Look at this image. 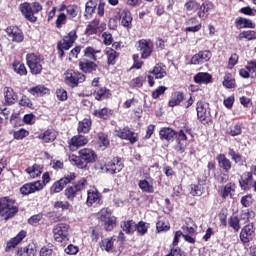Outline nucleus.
<instances>
[{
	"instance_id": "f257e3e1",
	"label": "nucleus",
	"mask_w": 256,
	"mask_h": 256,
	"mask_svg": "<svg viewBox=\"0 0 256 256\" xmlns=\"http://www.w3.org/2000/svg\"><path fill=\"white\" fill-rule=\"evenodd\" d=\"M78 154L79 156L71 154L68 158L71 165L78 169H87L89 163H95L97 161V154L91 148H83L79 150Z\"/></svg>"
},
{
	"instance_id": "f03ea898",
	"label": "nucleus",
	"mask_w": 256,
	"mask_h": 256,
	"mask_svg": "<svg viewBox=\"0 0 256 256\" xmlns=\"http://www.w3.org/2000/svg\"><path fill=\"white\" fill-rule=\"evenodd\" d=\"M19 9L22 13V15L27 19V21H30L31 23H35L37 21V18L35 15L37 13L41 12L43 10V7L38 2H24L20 4Z\"/></svg>"
},
{
	"instance_id": "7ed1b4c3",
	"label": "nucleus",
	"mask_w": 256,
	"mask_h": 256,
	"mask_svg": "<svg viewBox=\"0 0 256 256\" xmlns=\"http://www.w3.org/2000/svg\"><path fill=\"white\" fill-rule=\"evenodd\" d=\"M18 212L19 208L15 206V201L7 197L0 198V215L4 217L6 221L7 219H11V217H15Z\"/></svg>"
},
{
	"instance_id": "20e7f679",
	"label": "nucleus",
	"mask_w": 256,
	"mask_h": 256,
	"mask_svg": "<svg viewBox=\"0 0 256 256\" xmlns=\"http://www.w3.org/2000/svg\"><path fill=\"white\" fill-rule=\"evenodd\" d=\"M26 63L32 75H39L43 71V58L37 54H27Z\"/></svg>"
},
{
	"instance_id": "39448f33",
	"label": "nucleus",
	"mask_w": 256,
	"mask_h": 256,
	"mask_svg": "<svg viewBox=\"0 0 256 256\" xmlns=\"http://www.w3.org/2000/svg\"><path fill=\"white\" fill-rule=\"evenodd\" d=\"M75 41H77V32L72 30L64 37L63 41L58 42L57 48L59 49L60 57H63L65 51H69L73 47Z\"/></svg>"
},
{
	"instance_id": "423d86ee",
	"label": "nucleus",
	"mask_w": 256,
	"mask_h": 256,
	"mask_svg": "<svg viewBox=\"0 0 256 256\" xmlns=\"http://www.w3.org/2000/svg\"><path fill=\"white\" fill-rule=\"evenodd\" d=\"M63 79L67 85H70V87H77L79 83H83V81H85V75L69 69L64 73Z\"/></svg>"
},
{
	"instance_id": "0eeeda50",
	"label": "nucleus",
	"mask_w": 256,
	"mask_h": 256,
	"mask_svg": "<svg viewBox=\"0 0 256 256\" xmlns=\"http://www.w3.org/2000/svg\"><path fill=\"white\" fill-rule=\"evenodd\" d=\"M53 238L57 243H63L69 239V225L66 223L56 224L53 228Z\"/></svg>"
},
{
	"instance_id": "6e6552de",
	"label": "nucleus",
	"mask_w": 256,
	"mask_h": 256,
	"mask_svg": "<svg viewBox=\"0 0 256 256\" xmlns=\"http://www.w3.org/2000/svg\"><path fill=\"white\" fill-rule=\"evenodd\" d=\"M39 191H43V184L41 180L29 182L20 187L21 195H32L33 193H38Z\"/></svg>"
},
{
	"instance_id": "1a4fd4ad",
	"label": "nucleus",
	"mask_w": 256,
	"mask_h": 256,
	"mask_svg": "<svg viewBox=\"0 0 256 256\" xmlns=\"http://www.w3.org/2000/svg\"><path fill=\"white\" fill-rule=\"evenodd\" d=\"M137 51L140 52L141 59H147L151 56V53H153V44L146 39L139 40Z\"/></svg>"
},
{
	"instance_id": "9d476101",
	"label": "nucleus",
	"mask_w": 256,
	"mask_h": 256,
	"mask_svg": "<svg viewBox=\"0 0 256 256\" xmlns=\"http://www.w3.org/2000/svg\"><path fill=\"white\" fill-rule=\"evenodd\" d=\"M115 137H119L120 139H127L133 145L139 141V138L135 136V133L131 131V129L125 128H118L114 131Z\"/></svg>"
},
{
	"instance_id": "9b49d317",
	"label": "nucleus",
	"mask_w": 256,
	"mask_h": 256,
	"mask_svg": "<svg viewBox=\"0 0 256 256\" xmlns=\"http://www.w3.org/2000/svg\"><path fill=\"white\" fill-rule=\"evenodd\" d=\"M102 169L106 173H110V175L121 173V171H123V163L121 162V158H114L112 161L105 164Z\"/></svg>"
},
{
	"instance_id": "f8f14e48",
	"label": "nucleus",
	"mask_w": 256,
	"mask_h": 256,
	"mask_svg": "<svg viewBox=\"0 0 256 256\" xmlns=\"http://www.w3.org/2000/svg\"><path fill=\"white\" fill-rule=\"evenodd\" d=\"M6 33L9 39H11V41L14 43H22L23 39H25L23 31H21V29H19L17 26H9L6 28Z\"/></svg>"
},
{
	"instance_id": "ddd939ff",
	"label": "nucleus",
	"mask_w": 256,
	"mask_h": 256,
	"mask_svg": "<svg viewBox=\"0 0 256 256\" xmlns=\"http://www.w3.org/2000/svg\"><path fill=\"white\" fill-rule=\"evenodd\" d=\"M212 57L211 51L204 50L192 56L190 63L192 65H203V63H207L210 61Z\"/></svg>"
},
{
	"instance_id": "4468645a",
	"label": "nucleus",
	"mask_w": 256,
	"mask_h": 256,
	"mask_svg": "<svg viewBox=\"0 0 256 256\" xmlns=\"http://www.w3.org/2000/svg\"><path fill=\"white\" fill-rule=\"evenodd\" d=\"M197 117L201 123H207L209 119V104L203 101H199L196 107Z\"/></svg>"
},
{
	"instance_id": "2eb2a0df",
	"label": "nucleus",
	"mask_w": 256,
	"mask_h": 256,
	"mask_svg": "<svg viewBox=\"0 0 256 256\" xmlns=\"http://www.w3.org/2000/svg\"><path fill=\"white\" fill-rule=\"evenodd\" d=\"M87 143H89L87 137L83 135H76L71 138V140L68 142V145L71 151H77L79 147H85Z\"/></svg>"
},
{
	"instance_id": "dca6fc26",
	"label": "nucleus",
	"mask_w": 256,
	"mask_h": 256,
	"mask_svg": "<svg viewBox=\"0 0 256 256\" xmlns=\"http://www.w3.org/2000/svg\"><path fill=\"white\" fill-rule=\"evenodd\" d=\"M118 17L122 27L131 29L133 23V16L131 15V11L128 9H123L118 13Z\"/></svg>"
},
{
	"instance_id": "f3484780",
	"label": "nucleus",
	"mask_w": 256,
	"mask_h": 256,
	"mask_svg": "<svg viewBox=\"0 0 256 256\" xmlns=\"http://www.w3.org/2000/svg\"><path fill=\"white\" fill-rule=\"evenodd\" d=\"M255 234V227L253 224L246 225L240 233V239L242 243H249L251 239H253V235Z\"/></svg>"
},
{
	"instance_id": "a211bd4d",
	"label": "nucleus",
	"mask_w": 256,
	"mask_h": 256,
	"mask_svg": "<svg viewBox=\"0 0 256 256\" xmlns=\"http://www.w3.org/2000/svg\"><path fill=\"white\" fill-rule=\"evenodd\" d=\"M101 201V194H99V191L97 188H91L87 191V200L86 204L88 207H91L94 205V203H99Z\"/></svg>"
},
{
	"instance_id": "6ab92c4d",
	"label": "nucleus",
	"mask_w": 256,
	"mask_h": 256,
	"mask_svg": "<svg viewBox=\"0 0 256 256\" xmlns=\"http://www.w3.org/2000/svg\"><path fill=\"white\" fill-rule=\"evenodd\" d=\"M25 237H27V231L21 230L14 238L7 242L6 251L15 249V247L19 245V243H21Z\"/></svg>"
},
{
	"instance_id": "aec40b11",
	"label": "nucleus",
	"mask_w": 256,
	"mask_h": 256,
	"mask_svg": "<svg viewBox=\"0 0 256 256\" xmlns=\"http://www.w3.org/2000/svg\"><path fill=\"white\" fill-rule=\"evenodd\" d=\"M237 29H255V23L253 20L239 17L235 20Z\"/></svg>"
},
{
	"instance_id": "412c9836",
	"label": "nucleus",
	"mask_w": 256,
	"mask_h": 256,
	"mask_svg": "<svg viewBox=\"0 0 256 256\" xmlns=\"http://www.w3.org/2000/svg\"><path fill=\"white\" fill-rule=\"evenodd\" d=\"M213 76L208 72H199L194 76V81L199 85H209Z\"/></svg>"
},
{
	"instance_id": "4be33fe9",
	"label": "nucleus",
	"mask_w": 256,
	"mask_h": 256,
	"mask_svg": "<svg viewBox=\"0 0 256 256\" xmlns=\"http://www.w3.org/2000/svg\"><path fill=\"white\" fill-rule=\"evenodd\" d=\"M25 172L29 175L30 179H37V177H41V174L43 173V166L34 164L33 166L28 167Z\"/></svg>"
},
{
	"instance_id": "5701e85b",
	"label": "nucleus",
	"mask_w": 256,
	"mask_h": 256,
	"mask_svg": "<svg viewBox=\"0 0 256 256\" xmlns=\"http://www.w3.org/2000/svg\"><path fill=\"white\" fill-rule=\"evenodd\" d=\"M4 99L8 105H13L17 102V93L11 87L4 88Z\"/></svg>"
},
{
	"instance_id": "b1692460",
	"label": "nucleus",
	"mask_w": 256,
	"mask_h": 256,
	"mask_svg": "<svg viewBox=\"0 0 256 256\" xmlns=\"http://www.w3.org/2000/svg\"><path fill=\"white\" fill-rule=\"evenodd\" d=\"M178 145L176 146L177 151H185L187 147V134H185V131L180 130L178 134H176Z\"/></svg>"
},
{
	"instance_id": "393cba45",
	"label": "nucleus",
	"mask_w": 256,
	"mask_h": 256,
	"mask_svg": "<svg viewBox=\"0 0 256 256\" xmlns=\"http://www.w3.org/2000/svg\"><path fill=\"white\" fill-rule=\"evenodd\" d=\"M79 68L81 71H83V73H91V71L97 70V64H95L93 61L84 59L79 62Z\"/></svg>"
},
{
	"instance_id": "a878e982",
	"label": "nucleus",
	"mask_w": 256,
	"mask_h": 256,
	"mask_svg": "<svg viewBox=\"0 0 256 256\" xmlns=\"http://www.w3.org/2000/svg\"><path fill=\"white\" fill-rule=\"evenodd\" d=\"M38 138L44 141V143H53L57 139V131L48 129L42 135H39Z\"/></svg>"
},
{
	"instance_id": "bb28decb",
	"label": "nucleus",
	"mask_w": 256,
	"mask_h": 256,
	"mask_svg": "<svg viewBox=\"0 0 256 256\" xmlns=\"http://www.w3.org/2000/svg\"><path fill=\"white\" fill-rule=\"evenodd\" d=\"M159 135L160 139H164L165 141H173V139L177 136V132L171 128H162Z\"/></svg>"
},
{
	"instance_id": "cd10ccee",
	"label": "nucleus",
	"mask_w": 256,
	"mask_h": 256,
	"mask_svg": "<svg viewBox=\"0 0 256 256\" xmlns=\"http://www.w3.org/2000/svg\"><path fill=\"white\" fill-rule=\"evenodd\" d=\"M138 186L143 193H154L155 191L153 180H140Z\"/></svg>"
},
{
	"instance_id": "c85d7f7f",
	"label": "nucleus",
	"mask_w": 256,
	"mask_h": 256,
	"mask_svg": "<svg viewBox=\"0 0 256 256\" xmlns=\"http://www.w3.org/2000/svg\"><path fill=\"white\" fill-rule=\"evenodd\" d=\"M218 165L224 171H229L231 169L232 163L231 160L225 156V154H220L217 156Z\"/></svg>"
},
{
	"instance_id": "c756f323",
	"label": "nucleus",
	"mask_w": 256,
	"mask_h": 256,
	"mask_svg": "<svg viewBox=\"0 0 256 256\" xmlns=\"http://www.w3.org/2000/svg\"><path fill=\"white\" fill-rule=\"evenodd\" d=\"M94 97L97 101H103V99H109L111 97V91L105 87L95 90Z\"/></svg>"
},
{
	"instance_id": "7c9ffc66",
	"label": "nucleus",
	"mask_w": 256,
	"mask_h": 256,
	"mask_svg": "<svg viewBox=\"0 0 256 256\" xmlns=\"http://www.w3.org/2000/svg\"><path fill=\"white\" fill-rule=\"evenodd\" d=\"M235 193V185L233 183L226 184L221 190L222 199H231Z\"/></svg>"
},
{
	"instance_id": "2f4dec72",
	"label": "nucleus",
	"mask_w": 256,
	"mask_h": 256,
	"mask_svg": "<svg viewBox=\"0 0 256 256\" xmlns=\"http://www.w3.org/2000/svg\"><path fill=\"white\" fill-rule=\"evenodd\" d=\"M28 91L34 97H41V95H48L49 88L43 85H38L36 87L30 88Z\"/></svg>"
},
{
	"instance_id": "473e14b6",
	"label": "nucleus",
	"mask_w": 256,
	"mask_h": 256,
	"mask_svg": "<svg viewBox=\"0 0 256 256\" xmlns=\"http://www.w3.org/2000/svg\"><path fill=\"white\" fill-rule=\"evenodd\" d=\"M91 119L85 118L78 124V133H89L91 131Z\"/></svg>"
},
{
	"instance_id": "72a5a7b5",
	"label": "nucleus",
	"mask_w": 256,
	"mask_h": 256,
	"mask_svg": "<svg viewBox=\"0 0 256 256\" xmlns=\"http://www.w3.org/2000/svg\"><path fill=\"white\" fill-rule=\"evenodd\" d=\"M238 39L240 41H243V39H246V41H254L256 39V31L255 30L242 31L239 33Z\"/></svg>"
},
{
	"instance_id": "f704fd0d",
	"label": "nucleus",
	"mask_w": 256,
	"mask_h": 256,
	"mask_svg": "<svg viewBox=\"0 0 256 256\" xmlns=\"http://www.w3.org/2000/svg\"><path fill=\"white\" fill-rule=\"evenodd\" d=\"M251 181H253V174H251L250 172L244 173L239 180L240 187L242 189H247V187H249Z\"/></svg>"
},
{
	"instance_id": "c9c22d12",
	"label": "nucleus",
	"mask_w": 256,
	"mask_h": 256,
	"mask_svg": "<svg viewBox=\"0 0 256 256\" xmlns=\"http://www.w3.org/2000/svg\"><path fill=\"white\" fill-rule=\"evenodd\" d=\"M190 195L193 197H201L203 193L205 192V189L203 188V185L201 184H191L189 187Z\"/></svg>"
},
{
	"instance_id": "e433bc0d",
	"label": "nucleus",
	"mask_w": 256,
	"mask_h": 256,
	"mask_svg": "<svg viewBox=\"0 0 256 256\" xmlns=\"http://www.w3.org/2000/svg\"><path fill=\"white\" fill-rule=\"evenodd\" d=\"M99 53H101V50L89 46L84 50V57H87V59H90L91 61H97V54Z\"/></svg>"
},
{
	"instance_id": "4c0bfd02",
	"label": "nucleus",
	"mask_w": 256,
	"mask_h": 256,
	"mask_svg": "<svg viewBox=\"0 0 256 256\" xmlns=\"http://www.w3.org/2000/svg\"><path fill=\"white\" fill-rule=\"evenodd\" d=\"M150 73H153L155 79H163V77L167 75L165 66H162L161 64H157Z\"/></svg>"
},
{
	"instance_id": "58836bf2",
	"label": "nucleus",
	"mask_w": 256,
	"mask_h": 256,
	"mask_svg": "<svg viewBox=\"0 0 256 256\" xmlns=\"http://www.w3.org/2000/svg\"><path fill=\"white\" fill-rule=\"evenodd\" d=\"M115 241V238H105L100 243V248L102 251H107V253H110V251H113V243Z\"/></svg>"
},
{
	"instance_id": "ea45409f",
	"label": "nucleus",
	"mask_w": 256,
	"mask_h": 256,
	"mask_svg": "<svg viewBox=\"0 0 256 256\" xmlns=\"http://www.w3.org/2000/svg\"><path fill=\"white\" fill-rule=\"evenodd\" d=\"M102 223H103L105 231H113L115 229V227H117V217L112 216V217L104 220Z\"/></svg>"
},
{
	"instance_id": "a19ab883",
	"label": "nucleus",
	"mask_w": 256,
	"mask_h": 256,
	"mask_svg": "<svg viewBox=\"0 0 256 256\" xmlns=\"http://www.w3.org/2000/svg\"><path fill=\"white\" fill-rule=\"evenodd\" d=\"M183 99V93L176 92L172 95V98L169 100L168 105L169 107H177V105L181 104V101H183Z\"/></svg>"
},
{
	"instance_id": "79ce46f5",
	"label": "nucleus",
	"mask_w": 256,
	"mask_h": 256,
	"mask_svg": "<svg viewBox=\"0 0 256 256\" xmlns=\"http://www.w3.org/2000/svg\"><path fill=\"white\" fill-rule=\"evenodd\" d=\"M213 9V3H205L200 6V11L198 12V17L200 19H205L209 15V11Z\"/></svg>"
},
{
	"instance_id": "37998d69",
	"label": "nucleus",
	"mask_w": 256,
	"mask_h": 256,
	"mask_svg": "<svg viewBox=\"0 0 256 256\" xmlns=\"http://www.w3.org/2000/svg\"><path fill=\"white\" fill-rule=\"evenodd\" d=\"M135 223L133 222V220H128V221H124L121 224V228L123 231H125V233H127L128 235H131L133 233H135Z\"/></svg>"
},
{
	"instance_id": "c03bdc74",
	"label": "nucleus",
	"mask_w": 256,
	"mask_h": 256,
	"mask_svg": "<svg viewBox=\"0 0 256 256\" xmlns=\"http://www.w3.org/2000/svg\"><path fill=\"white\" fill-rule=\"evenodd\" d=\"M151 225L147 222L140 221L135 225V231L140 235H146Z\"/></svg>"
},
{
	"instance_id": "a18cd8bd",
	"label": "nucleus",
	"mask_w": 256,
	"mask_h": 256,
	"mask_svg": "<svg viewBox=\"0 0 256 256\" xmlns=\"http://www.w3.org/2000/svg\"><path fill=\"white\" fill-rule=\"evenodd\" d=\"M12 67L14 72L17 73V75H27V67H25V64L16 61L12 64Z\"/></svg>"
},
{
	"instance_id": "49530a36",
	"label": "nucleus",
	"mask_w": 256,
	"mask_h": 256,
	"mask_svg": "<svg viewBox=\"0 0 256 256\" xmlns=\"http://www.w3.org/2000/svg\"><path fill=\"white\" fill-rule=\"evenodd\" d=\"M228 155L229 157H231L232 161H234L238 165H243V163H245V160H243V156L235 152V150H233L232 148H229Z\"/></svg>"
},
{
	"instance_id": "de8ad7c7",
	"label": "nucleus",
	"mask_w": 256,
	"mask_h": 256,
	"mask_svg": "<svg viewBox=\"0 0 256 256\" xmlns=\"http://www.w3.org/2000/svg\"><path fill=\"white\" fill-rule=\"evenodd\" d=\"M97 143L100 149H107V147H109V138H107V135L103 133H98Z\"/></svg>"
},
{
	"instance_id": "09e8293b",
	"label": "nucleus",
	"mask_w": 256,
	"mask_h": 256,
	"mask_svg": "<svg viewBox=\"0 0 256 256\" xmlns=\"http://www.w3.org/2000/svg\"><path fill=\"white\" fill-rule=\"evenodd\" d=\"M106 56H107L108 65H115V62L117 61V57H119V54L117 53V51L113 49H108L106 51Z\"/></svg>"
},
{
	"instance_id": "8fccbe9b",
	"label": "nucleus",
	"mask_w": 256,
	"mask_h": 256,
	"mask_svg": "<svg viewBox=\"0 0 256 256\" xmlns=\"http://www.w3.org/2000/svg\"><path fill=\"white\" fill-rule=\"evenodd\" d=\"M97 217L99 221H102L103 223L107 219H110L111 217H113V213L109 210V208H103L98 212Z\"/></svg>"
},
{
	"instance_id": "3c124183",
	"label": "nucleus",
	"mask_w": 256,
	"mask_h": 256,
	"mask_svg": "<svg viewBox=\"0 0 256 256\" xmlns=\"http://www.w3.org/2000/svg\"><path fill=\"white\" fill-rule=\"evenodd\" d=\"M93 115L98 119H107L111 115V110L109 108L98 109L93 112Z\"/></svg>"
},
{
	"instance_id": "603ef678",
	"label": "nucleus",
	"mask_w": 256,
	"mask_h": 256,
	"mask_svg": "<svg viewBox=\"0 0 256 256\" xmlns=\"http://www.w3.org/2000/svg\"><path fill=\"white\" fill-rule=\"evenodd\" d=\"M36 253H37V250H35V248H33V246H31V245L21 248L18 251V255H21V256H35Z\"/></svg>"
},
{
	"instance_id": "864d4df0",
	"label": "nucleus",
	"mask_w": 256,
	"mask_h": 256,
	"mask_svg": "<svg viewBox=\"0 0 256 256\" xmlns=\"http://www.w3.org/2000/svg\"><path fill=\"white\" fill-rule=\"evenodd\" d=\"M223 85L227 89H233V87H235V78H233V75L230 73L225 74Z\"/></svg>"
},
{
	"instance_id": "5fc2aeb1",
	"label": "nucleus",
	"mask_w": 256,
	"mask_h": 256,
	"mask_svg": "<svg viewBox=\"0 0 256 256\" xmlns=\"http://www.w3.org/2000/svg\"><path fill=\"white\" fill-rule=\"evenodd\" d=\"M99 29V20H94L90 24H88L86 28V34L87 35H95L97 33V30Z\"/></svg>"
},
{
	"instance_id": "6e6d98bb",
	"label": "nucleus",
	"mask_w": 256,
	"mask_h": 256,
	"mask_svg": "<svg viewBox=\"0 0 256 256\" xmlns=\"http://www.w3.org/2000/svg\"><path fill=\"white\" fill-rule=\"evenodd\" d=\"M65 195L68 201H74L75 197H77L78 190L75 186H71L65 189Z\"/></svg>"
},
{
	"instance_id": "4d7b16f0",
	"label": "nucleus",
	"mask_w": 256,
	"mask_h": 256,
	"mask_svg": "<svg viewBox=\"0 0 256 256\" xmlns=\"http://www.w3.org/2000/svg\"><path fill=\"white\" fill-rule=\"evenodd\" d=\"M143 81V76H138L129 82V87H131V89H141V87H143Z\"/></svg>"
},
{
	"instance_id": "13d9d810",
	"label": "nucleus",
	"mask_w": 256,
	"mask_h": 256,
	"mask_svg": "<svg viewBox=\"0 0 256 256\" xmlns=\"http://www.w3.org/2000/svg\"><path fill=\"white\" fill-rule=\"evenodd\" d=\"M65 189L64 184L61 180L56 181L50 188V194L55 195V193H61Z\"/></svg>"
},
{
	"instance_id": "bf43d9fd",
	"label": "nucleus",
	"mask_w": 256,
	"mask_h": 256,
	"mask_svg": "<svg viewBox=\"0 0 256 256\" xmlns=\"http://www.w3.org/2000/svg\"><path fill=\"white\" fill-rule=\"evenodd\" d=\"M246 67L248 71H250L251 79H255L256 78V60L255 59L249 60L246 64Z\"/></svg>"
},
{
	"instance_id": "052dcab7",
	"label": "nucleus",
	"mask_w": 256,
	"mask_h": 256,
	"mask_svg": "<svg viewBox=\"0 0 256 256\" xmlns=\"http://www.w3.org/2000/svg\"><path fill=\"white\" fill-rule=\"evenodd\" d=\"M14 139H17V141H22V139H25V137H29V131L25 129H19L18 131H14L13 133Z\"/></svg>"
},
{
	"instance_id": "680f3d73",
	"label": "nucleus",
	"mask_w": 256,
	"mask_h": 256,
	"mask_svg": "<svg viewBox=\"0 0 256 256\" xmlns=\"http://www.w3.org/2000/svg\"><path fill=\"white\" fill-rule=\"evenodd\" d=\"M93 13H95V2L90 0L86 3V10H85L86 19H89V17H91Z\"/></svg>"
},
{
	"instance_id": "e2e57ef3",
	"label": "nucleus",
	"mask_w": 256,
	"mask_h": 256,
	"mask_svg": "<svg viewBox=\"0 0 256 256\" xmlns=\"http://www.w3.org/2000/svg\"><path fill=\"white\" fill-rule=\"evenodd\" d=\"M53 207L56 210L61 209V211H67L71 207V204L67 201H56Z\"/></svg>"
},
{
	"instance_id": "0e129e2a",
	"label": "nucleus",
	"mask_w": 256,
	"mask_h": 256,
	"mask_svg": "<svg viewBox=\"0 0 256 256\" xmlns=\"http://www.w3.org/2000/svg\"><path fill=\"white\" fill-rule=\"evenodd\" d=\"M53 255H55L53 246H44L40 250V256H53Z\"/></svg>"
},
{
	"instance_id": "69168bd1",
	"label": "nucleus",
	"mask_w": 256,
	"mask_h": 256,
	"mask_svg": "<svg viewBox=\"0 0 256 256\" xmlns=\"http://www.w3.org/2000/svg\"><path fill=\"white\" fill-rule=\"evenodd\" d=\"M229 225L230 227H232V229H234V231H239V229H241V225L239 224V218H237V216H233L230 218Z\"/></svg>"
},
{
	"instance_id": "338daca9",
	"label": "nucleus",
	"mask_w": 256,
	"mask_h": 256,
	"mask_svg": "<svg viewBox=\"0 0 256 256\" xmlns=\"http://www.w3.org/2000/svg\"><path fill=\"white\" fill-rule=\"evenodd\" d=\"M66 11H67V16L69 17V19H73V18L77 17V6H75V5L68 6L66 8Z\"/></svg>"
},
{
	"instance_id": "774afa93",
	"label": "nucleus",
	"mask_w": 256,
	"mask_h": 256,
	"mask_svg": "<svg viewBox=\"0 0 256 256\" xmlns=\"http://www.w3.org/2000/svg\"><path fill=\"white\" fill-rule=\"evenodd\" d=\"M187 11H197L200 8L199 3L191 0L185 4Z\"/></svg>"
}]
</instances>
